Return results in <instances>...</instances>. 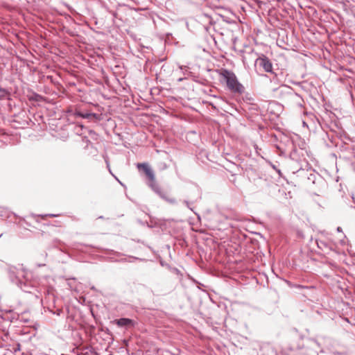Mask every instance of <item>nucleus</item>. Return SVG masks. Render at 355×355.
Instances as JSON below:
<instances>
[{
  "label": "nucleus",
  "instance_id": "f257e3e1",
  "mask_svg": "<svg viewBox=\"0 0 355 355\" xmlns=\"http://www.w3.org/2000/svg\"><path fill=\"white\" fill-rule=\"evenodd\" d=\"M6 271L10 282L24 292L33 293L36 291L37 282L32 279V275L22 266L19 267L9 266Z\"/></svg>",
  "mask_w": 355,
  "mask_h": 355
},
{
  "label": "nucleus",
  "instance_id": "f03ea898",
  "mask_svg": "<svg viewBox=\"0 0 355 355\" xmlns=\"http://www.w3.org/2000/svg\"><path fill=\"white\" fill-rule=\"evenodd\" d=\"M215 71L218 75V80L232 93L241 95L245 92V87L239 81L236 74L227 68H217Z\"/></svg>",
  "mask_w": 355,
  "mask_h": 355
},
{
  "label": "nucleus",
  "instance_id": "7ed1b4c3",
  "mask_svg": "<svg viewBox=\"0 0 355 355\" xmlns=\"http://www.w3.org/2000/svg\"><path fill=\"white\" fill-rule=\"evenodd\" d=\"M148 186L152 190L155 192L161 198L164 199L166 202L175 205L176 204V200L175 198H168L166 192L162 190L159 186L157 184L155 180L148 182Z\"/></svg>",
  "mask_w": 355,
  "mask_h": 355
},
{
  "label": "nucleus",
  "instance_id": "20e7f679",
  "mask_svg": "<svg viewBox=\"0 0 355 355\" xmlns=\"http://www.w3.org/2000/svg\"><path fill=\"white\" fill-rule=\"evenodd\" d=\"M69 116H75V117H81L83 119H87L90 121H97L99 120V116L96 113L92 112H83L80 111H70L69 114Z\"/></svg>",
  "mask_w": 355,
  "mask_h": 355
},
{
  "label": "nucleus",
  "instance_id": "39448f33",
  "mask_svg": "<svg viewBox=\"0 0 355 355\" xmlns=\"http://www.w3.org/2000/svg\"><path fill=\"white\" fill-rule=\"evenodd\" d=\"M259 71H257L261 75H263L266 77H268L270 81L275 80L277 76V73L276 71H279V68H259Z\"/></svg>",
  "mask_w": 355,
  "mask_h": 355
},
{
  "label": "nucleus",
  "instance_id": "423d86ee",
  "mask_svg": "<svg viewBox=\"0 0 355 355\" xmlns=\"http://www.w3.org/2000/svg\"><path fill=\"white\" fill-rule=\"evenodd\" d=\"M137 168L140 170H143V171L148 178L149 182L155 180L154 171L147 163H139L137 164Z\"/></svg>",
  "mask_w": 355,
  "mask_h": 355
},
{
  "label": "nucleus",
  "instance_id": "0eeeda50",
  "mask_svg": "<svg viewBox=\"0 0 355 355\" xmlns=\"http://www.w3.org/2000/svg\"><path fill=\"white\" fill-rule=\"evenodd\" d=\"M272 67V64L271 61L269 60L268 57L264 55H261V56L258 57L254 63V67Z\"/></svg>",
  "mask_w": 355,
  "mask_h": 355
},
{
  "label": "nucleus",
  "instance_id": "6e6552de",
  "mask_svg": "<svg viewBox=\"0 0 355 355\" xmlns=\"http://www.w3.org/2000/svg\"><path fill=\"white\" fill-rule=\"evenodd\" d=\"M307 347L311 348L315 354V355H318V351L320 352L323 353V349H321L320 345L318 342L314 338H309L306 341Z\"/></svg>",
  "mask_w": 355,
  "mask_h": 355
},
{
  "label": "nucleus",
  "instance_id": "1a4fd4ad",
  "mask_svg": "<svg viewBox=\"0 0 355 355\" xmlns=\"http://www.w3.org/2000/svg\"><path fill=\"white\" fill-rule=\"evenodd\" d=\"M318 248L325 253H329L330 251L334 250V244L328 243L322 240H316Z\"/></svg>",
  "mask_w": 355,
  "mask_h": 355
},
{
  "label": "nucleus",
  "instance_id": "9d476101",
  "mask_svg": "<svg viewBox=\"0 0 355 355\" xmlns=\"http://www.w3.org/2000/svg\"><path fill=\"white\" fill-rule=\"evenodd\" d=\"M287 40V33H279V37L277 39V44L279 46H283L286 48L285 45H286Z\"/></svg>",
  "mask_w": 355,
  "mask_h": 355
},
{
  "label": "nucleus",
  "instance_id": "9b49d317",
  "mask_svg": "<svg viewBox=\"0 0 355 355\" xmlns=\"http://www.w3.org/2000/svg\"><path fill=\"white\" fill-rule=\"evenodd\" d=\"M116 324L119 327H125L132 325L133 324V321L129 318H122L116 320Z\"/></svg>",
  "mask_w": 355,
  "mask_h": 355
},
{
  "label": "nucleus",
  "instance_id": "f8f14e48",
  "mask_svg": "<svg viewBox=\"0 0 355 355\" xmlns=\"http://www.w3.org/2000/svg\"><path fill=\"white\" fill-rule=\"evenodd\" d=\"M50 83H52L53 84H55L56 83L55 78L51 76V75H48V76H43L42 78H41V81L44 82V83H46L47 81H49Z\"/></svg>",
  "mask_w": 355,
  "mask_h": 355
},
{
  "label": "nucleus",
  "instance_id": "ddd939ff",
  "mask_svg": "<svg viewBox=\"0 0 355 355\" xmlns=\"http://www.w3.org/2000/svg\"><path fill=\"white\" fill-rule=\"evenodd\" d=\"M60 214H42L37 215V217H40L42 219H45L46 217H58Z\"/></svg>",
  "mask_w": 355,
  "mask_h": 355
},
{
  "label": "nucleus",
  "instance_id": "4468645a",
  "mask_svg": "<svg viewBox=\"0 0 355 355\" xmlns=\"http://www.w3.org/2000/svg\"><path fill=\"white\" fill-rule=\"evenodd\" d=\"M309 180H311L313 183H315L317 179L316 175L314 173H311L310 176L308 178Z\"/></svg>",
  "mask_w": 355,
  "mask_h": 355
},
{
  "label": "nucleus",
  "instance_id": "2eb2a0df",
  "mask_svg": "<svg viewBox=\"0 0 355 355\" xmlns=\"http://www.w3.org/2000/svg\"><path fill=\"white\" fill-rule=\"evenodd\" d=\"M6 95V90L0 87V98H3Z\"/></svg>",
  "mask_w": 355,
  "mask_h": 355
},
{
  "label": "nucleus",
  "instance_id": "dca6fc26",
  "mask_svg": "<svg viewBox=\"0 0 355 355\" xmlns=\"http://www.w3.org/2000/svg\"><path fill=\"white\" fill-rule=\"evenodd\" d=\"M183 203L185 205V206L189 208L190 210L193 211V209L191 207L190 205H191V202L187 200H183Z\"/></svg>",
  "mask_w": 355,
  "mask_h": 355
},
{
  "label": "nucleus",
  "instance_id": "f3484780",
  "mask_svg": "<svg viewBox=\"0 0 355 355\" xmlns=\"http://www.w3.org/2000/svg\"><path fill=\"white\" fill-rule=\"evenodd\" d=\"M222 18H223V20L228 24H231L232 22V20L230 19L228 17H225L223 15H220Z\"/></svg>",
  "mask_w": 355,
  "mask_h": 355
},
{
  "label": "nucleus",
  "instance_id": "a211bd4d",
  "mask_svg": "<svg viewBox=\"0 0 355 355\" xmlns=\"http://www.w3.org/2000/svg\"><path fill=\"white\" fill-rule=\"evenodd\" d=\"M51 311L52 312L53 314H55L57 315H60L61 313H62V310L60 309H58L55 311Z\"/></svg>",
  "mask_w": 355,
  "mask_h": 355
},
{
  "label": "nucleus",
  "instance_id": "6ab92c4d",
  "mask_svg": "<svg viewBox=\"0 0 355 355\" xmlns=\"http://www.w3.org/2000/svg\"><path fill=\"white\" fill-rule=\"evenodd\" d=\"M83 141L84 142H86V143L89 142V140L87 139V137H84L83 138Z\"/></svg>",
  "mask_w": 355,
  "mask_h": 355
},
{
  "label": "nucleus",
  "instance_id": "aec40b11",
  "mask_svg": "<svg viewBox=\"0 0 355 355\" xmlns=\"http://www.w3.org/2000/svg\"><path fill=\"white\" fill-rule=\"evenodd\" d=\"M341 353L338 352H333L331 355H340Z\"/></svg>",
  "mask_w": 355,
  "mask_h": 355
},
{
  "label": "nucleus",
  "instance_id": "412c9836",
  "mask_svg": "<svg viewBox=\"0 0 355 355\" xmlns=\"http://www.w3.org/2000/svg\"><path fill=\"white\" fill-rule=\"evenodd\" d=\"M105 162H106L107 167L108 168L110 173H112V171L110 168V164H109L108 161L106 160Z\"/></svg>",
  "mask_w": 355,
  "mask_h": 355
},
{
  "label": "nucleus",
  "instance_id": "4be33fe9",
  "mask_svg": "<svg viewBox=\"0 0 355 355\" xmlns=\"http://www.w3.org/2000/svg\"><path fill=\"white\" fill-rule=\"evenodd\" d=\"M337 231L339 232H342V228L340 227H337Z\"/></svg>",
  "mask_w": 355,
  "mask_h": 355
},
{
  "label": "nucleus",
  "instance_id": "5701e85b",
  "mask_svg": "<svg viewBox=\"0 0 355 355\" xmlns=\"http://www.w3.org/2000/svg\"><path fill=\"white\" fill-rule=\"evenodd\" d=\"M45 266V263H38V264H37V266H38V267H42V266Z\"/></svg>",
  "mask_w": 355,
  "mask_h": 355
},
{
  "label": "nucleus",
  "instance_id": "b1692460",
  "mask_svg": "<svg viewBox=\"0 0 355 355\" xmlns=\"http://www.w3.org/2000/svg\"><path fill=\"white\" fill-rule=\"evenodd\" d=\"M42 256H43L44 258H46V257H47V253H46V252H45L44 254H42Z\"/></svg>",
  "mask_w": 355,
  "mask_h": 355
},
{
  "label": "nucleus",
  "instance_id": "393cba45",
  "mask_svg": "<svg viewBox=\"0 0 355 355\" xmlns=\"http://www.w3.org/2000/svg\"><path fill=\"white\" fill-rule=\"evenodd\" d=\"M68 33H69V35H74V34H73V33H71V32H68Z\"/></svg>",
  "mask_w": 355,
  "mask_h": 355
},
{
  "label": "nucleus",
  "instance_id": "a878e982",
  "mask_svg": "<svg viewBox=\"0 0 355 355\" xmlns=\"http://www.w3.org/2000/svg\"><path fill=\"white\" fill-rule=\"evenodd\" d=\"M42 67H49V66L48 64H44Z\"/></svg>",
  "mask_w": 355,
  "mask_h": 355
},
{
  "label": "nucleus",
  "instance_id": "bb28decb",
  "mask_svg": "<svg viewBox=\"0 0 355 355\" xmlns=\"http://www.w3.org/2000/svg\"><path fill=\"white\" fill-rule=\"evenodd\" d=\"M178 67H185V66H184V65H180V64H179V65H178Z\"/></svg>",
  "mask_w": 355,
  "mask_h": 355
},
{
  "label": "nucleus",
  "instance_id": "cd10ccee",
  "mask_svg": "<svg viewBox=\"0 0 355 355\" xmlns=\"http://www.w3.org/2000/svg\"><path fill=\"white\" fill-rule=\"evenodd\" d=\"M68 8L69 9V10H71V8L70 6H68Z\"/></svg>",
  "mask_w": 355,
  "mask_h": 355
},
{
  "label": "nucleus",
  "instance_id": "c85d7f7f",
  "mask_svg": "<svg viewBox=\"0 0 355 355\" xmlns=\"http://www.w3.org/2000/svg\"><path fill=\"white\" fill-rule=\"evenodd\" d=\"M207 71H211V69H210L209 68H207Z\"/></svg>",
  "mask_w": 355,
  "mask_h": 355
},
{
  "label": "nucleus",
  "instance_id": "c756f323",
  "mask_svg": "<svg viewBox=\"0 0 355 355\" xmlns=\"http://www.w3.org/2000/svg\"><path fill=\"white\" fill-rule=\"evenodd\" d=\"M353 200H354V198H353ZM354 203H355V200H354Z\"/></svg>",
  "mask_w": 355,
  "mask_h": 355
},
{
  "label": "nucleus",
  "instance_id": "7c9ffc66",
  "mask_svg": "<svg viewBox=\"0 0 355 355\" xmlns=\"http://www.w3.org/2000/svg\"><path fill=\"white\" fill-rule=\"evenodd\" d=\"M2 234L0 235V237L1 236Z\"/></svg>",
  "mask_w": 355,
  "mask_h": 355
}]
</instances>
